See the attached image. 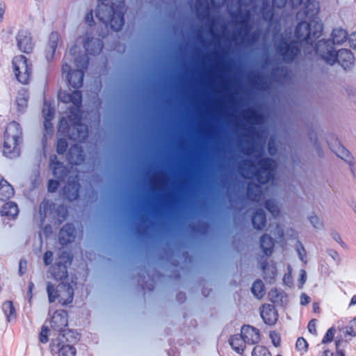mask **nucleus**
I'll list each match as a JSON object with an SVG mask.
<instances>
[{
  "instance_id": "obj_1",
  "label": "nucleus",
  "mask_w": 356,
  "mask_h": 356,
  "mask_svg": "<svg viewBox=\"0 0 356 356\" xmlns=\"http://www.w3.org/2000/svg\"><path fill=\"white\" fill-rule=\"evenodd\" d=\"M273 3L277 8H282L286 3L292 8H301L296 15L297 19L300 21L295 31L296 40L289 43L283 40L276 44V50L284 62L293 60L300 47L305 48V51L311 54L309 49L311 47L315 54L330 65L338 63L346 70L353 65L355 58L348 49H342L336 53L334 47L326 40H319L314 46V40L321 35L323 31V24L318 17L320 9L318 2L314 0H273Z\"/></svg>"
},
{
  "instance_id": "obj_2",
  "label": "nucleus",
  "mask_w": 356,
  "mask_h": 356,
  "mask_svg": "<svg viewBox=\"0 0 356 356\" xmlns=\"http://www.w3.org/2000/svg\"><path fill=\"white\" fill-rule=\"evenodd\" d=\"M80 46L88 54L96 55L101 52L103 43L99 38H94L91 33L86 32L79 35L76 44L70 48L69 54L65 56L62 72L66 74L68 83L75 89L83 86L84 70L88 65V58L86 54L81 53Z\"/></svg>"
},
{
  "instance_id": "obj_3",
  "label": "nucleus",
  "mask_w": 356,
  "mask_h": 356,
  "mask_svg": "<svg viewBox=\"0 0 356 356\" xmlns=\"http://www.w3.org/2000/svg\"><path fill=\"white\" fill-rule=\"evenodd\" d=\"M59 99L65 104L72 103L73 107H69V115L67 116L70 124L67 120L63 118L60 120L58 131L65 134H67L69 138L73 140L83 142L88 137V127L81 123V113L80 107L81 106L82 96L79 90H75L72 92L67 91H60L58 92Z\"/></svg>"
},
{
  "instance_id": "obj_4",
  "label": "nucleus",
  "mask_w": 356,
  "mask_h": 356,
  "mask_svg": "<svg viewBox=\"0 0 356 356\" xmlns=\"http://www.w3.org/2000/svg\"><path fill=\"white\" fill-rule=\"evenodd\" d=\"M124 3L120 0L115 4L113 0H98L96 17L107 29L118 31L124 24Z\"/></svg>"
},
{
  "instance_id": "obj_5",
  "label": "nucleus",
  "mask_w": 356,
  "mask_h": 356,
  "mask_svg": "<svg viewBox=\"0 0 356 356\" xmlns=\"http://www.w3.org/2000/svg\"><path fill=\"white\" fill-rule=\"evenodd\" d=\"M276 168L277 163L270 159H261L256 165L252 161L247 160L239 166L243 177L256 179L261 184L273 182Z\"/></svg>"
},
{
  "instance_id": "obj_6",
  "label": "nucleus",
  "mask_w": 356,
  "mask_h": 356,
  "mask_svg": "<svg viewBox=\"0 0 356 356\" xmlns=\"http://www.w3.org/2000/svg\"><path fill=\"white\" fill-rule=\"evenodd\" d=\"M22 140V131L19 123L10 122L6 127L3 135L2 152L9 159H15L20 154V144Z\"/></svg>"
},
{
  "instance_id": "obj_7",
  "label": "nucleus",
  "mask_w": 356,
  "mask_h": 356,
  "mask_svg": "<svg viewBox=\"0 0 356 356\" xmlns=\"http://www.w3.org/2000/svg\"><path fill=\"white\" fill-rule=\"evenodd\" d=\"M47 290L50 302L58 300L61 305H65L72 302L74 291L69 284L60 283L54 288L53 284L48 282Z\"/></svg>"
},
{
  "instance_id": "obj_8",
  "label": "nucleus",
  "mask_w": 356,
  "mask_h": 356,
  "mask_svg": "<svg viewBox=\"0 0 356 356\" xmlns=\"http://www.w3.org/2000/svg\"><path fill=\"white\" fill-rule=\"evenodd\" d=\"M12 63L17 80L23 84H27L31 74V64L29 63L27 58L23 55L16 56Z\"/></svg>"
},
{
  "instance_id": "obj_9",
  "label": "nucleus",
  "mask_w": 356,
  "mask_h": 356,
  "mask_svg": "<svg viewBox=\"0 0 356 356\" xmlns=\"http://www.w3.org/2000/svg\"><path fill=\"white\" fill-rule=\"evenodd\" d=\"M65 338L64 333H59L58 337L51 343V351L58 352V356H76V348L70 345H65Z\"/></svg>"
},
{
  "instance_id": "obj_10",
  "label": "nucleus",
  "mask_w": 356,
  "mask_h": 356,
  "mask_svg": "<svg viewBox=\"0 0 356 356\" xmlns=\"http://www.w3.org/2000/svg\"><path fill=\"white\" fill-rule=\"evenodd\" d=\"M18 49L26 54H29L33 49V42L30 33L27 31H19L16 36Z\"/></svg>"
},
{
  "instance_id": "obj_11",
  "label": "nucleus",
  "mask_w": 356,
  "mask_h": 356,
  "mask_svg": "<svg viewBox=\"0 0 356 356\" xmlns=\"http://www.w3.org/2000/svg\"><path fill=\"white\" fill-rule=\"evenodd\" d=\"M331 150L339 158L344 160L351 167L355 165L354 159L350 155L348 149H346L343 145H341L338 140H334V144L329 143Z\"/></svg>"
},
{
  "instance_id": "obj_12",
  "label": "nucleus",
  "mask_w": 356,
  "mask_h": 356,
  "mask_svg": "<svg viewBox=\"0 0 356 356\" xmlns=\"http://www.w3.org/2000/svg\"><path fill=\"white\" fill-rule=\"evenodd\" d=\"M241 335L245 343L254 344L260 340V333L259 330L250 325H244L241 327Z\"/></svg>"
},
{
  "instance_id": "obj_13",
  "label": "nucleus",
  "mask_w": 356,
  "mask_h": 356,
  "mask_svg": "<svg viewBox=\"0 0 356 356\" xmlns=\"http://www.w3.org/2000/svg\"><path fill=\"white\" fill-rule=\"evenodd\" d=\"M260 314L264 322L270 325L275 324L277 320V314L274 306L269 304L262 306Z\"/></svg>"
},
{
  "instance_id": "obj_14",
  "label": "nucleus",
  "mask_w": 356,
  "mask_h": 356,
  "mask_svg": "<svg viewBox=\"0 0 356 356\" xmlns=\"http://www.w3.org/2000/svg\"><path fill=\"white\" fill-rule=\"evenodd\" d=\"M51 326L54 330L62 332L67 325V314L63 310L56 311L52 316Z\"/></svg>"
},
{
  "instance_id": "obj_15",
  "label": "nucleus",
  "mask_w": 356,
  "mask_h": 356,
  "mask_svg": "<svg viewBox=\"0 0 356 356\" xmlns=\"http://www.w3.org/2000/svg\"><path fill=\"white\" fill-rule=\"evenodd\" d=\"M75 238V229L72 224L67 223L62 227L59 233V242L65 245L74 241Z\"/></svg>"
},
{
  "instance_id": "obj_16",
  "label": "nucleus",
  "mask_w": 356,
  "mask_h": 356,
  "mask_svg": "<svg viewBox=\"0 0 356 356\" xmlns=\"http://www.w3.org/2000/svg\"><path fill=\"white\" fill-rule=\"evenodd\" d=\"M55 108L51 103L44 102L42 108V115L44 119V127L48 134L52 131V124L51 121L54 118Z\"/></svg>"
},
{
  "instance_id": "obj_17",
  "label": "nucleus",
  "mask_w": 356,
  "mask_h": 356,
  "mask_svg": "<svg viewBox=\"0 0 356 356\" xmlns=\"http://www.w3.org/2000/svg\"><path fill=\"white\" fill-rule=\"evenodd\" d=\"M78 181V176H76L73 180L68 182L63 188V193L65 197L70 201L76 200L79 197L80 184Z\"/></svg>"
},
{
  "instance_id": "obj_18",
  "label": "nucleus",
  "mask_w": 356,
  "mask_h": 356,
  "mask_svg": "<svg viewBox=\"0 0 356 356\" xmlns=\"http://www.w3.org/2000/svg\"><path fill=\"white\" fill-rule=\"evenodd\" d=\"M49 167L53 172L55 177L62 180L67 177V171L63 164L57 161L56 156H54L50 159Z\"/></svg>"
},
{
  "instance_id": "obj_19",
  "label": "nucleus",
  "mask_w": 356,
  "mask_h": 356,
  "mask_svg": "<svg viewBox=\"0 0 356 356\" xmlns=\"http://www.w3.org/2000/svg\"><path fill=\"white\" fill-rule=\"evenodd\" d=\"M67 160L72 165H80L84 160V156L81 147L76 144L72 146L67 154Z\"/></svg>"
},
{
  "instance_id": "obj_20",
  "label": "nucleus",
  "mask_w": 356,
  "mask_h": 356,
  "mask_svg": "<svg viewBox=\"0 0 356 356\" xmlns=\"http://www.w3.org/2000/svg\"><path fill=\"white\" fill-rule=\"evenodd\" d=\"M59 40L60 35L57 32H52L50 34L49 42L45 50L46 58L48 60L53 58Z\"/></svg>"
},
{
  "instance_id": "obj_21",
  "label": "nucleus",
  "mask_w": 356,
  "mask_h": 356,
  "mask_svg": "<svg viewBox=\"0 0 356 356\" xmlns=\"http://www.w3.org/2000/svg\"><path fill=\"white\" fill-rule=\"evenodd\" d=\"M0 213L2 216L14 219L19 213L18 207L15 202H8L1 207Z\"/></svg>"
},
{
  "instance_id": "obj_22",
  "label": "nucleus",
  "mask_w": 356,
  "mask_h": 356,
  "mask_svg": "<svg viewBox=\"0 0 356 356\" xmlns=\"http://www.w3.org/2000/svg\"><path fill=\"white\" fill-rule=\"evenodd\" d=\"M14 188L6 179H1L0 181V200L5 201L9 200L14 195Z\"/></svg>"
},
{
  "instance_id": "obj_23",
  "label": "nucleus",
  "mask_w": 356,
  "mask_h": 356,
  "mask_svg": "<svg viewBox=\"0 0 356 356\" xmlns=\"http://www.w3.org/2000/svg\"><path fill=\"white\" fill-rule=\"evenodd\" d=\"M247 195L251 200L259 202L263 197L264 193L260 185L249 184L247 190Z\"/></svg>"
},
{
  "instance_id": "obj_24",
  "label": "nucleus",
  "mask_w": 356,
  "mask_h": 356,
  "mask_svg": "<svg viewBox=\"0 0 356 356\" xmlns=\"http://www.w3.org/2000/svg\"><path fill=\"white\" fill-rule=\"evenodd\" d=\"M29 101V93L27 90L22 88L18 91L15 104L17 107V110L20 112H23L26 110L28 106Z\"/></svg>"
},
{
  "instance_id": "obj_25",
  "label": "nucleus",
  "mask_w": 356,
  "mask_h": 356,
  "mask_svg": "<svg viewBox=\"0 0 356 356\" xmlns=\"http://www.w3.org/2000/svg\"><path fill=\"white\" fill-rule=\"evenodd\" d=\"M260 248L266 256L272 254L274 248V241L268 234H264L260 239Z\"/></svg>"
},
{
  "instance_id": "obj_26",
  "label": "nucleus",
  "mask_w": 356,
  "mask_h": 356,
  "mask_svg": "<svg viewBox=\"0 0 356 356\" xmlns=\"http://www.w3.org/2000/svg\"><path fill=\"white\" fill-rule=\"evenodd\" d=\"M332 42H331L330 40V43L333 47V44H341L343 42H345L348 37V33L345 29H341V28H336L334 29L331 33Z\"/></svg>"
},
{
  "instance_id": "obj_27",
  "label": "nucleus",
  "mask_w": 356,
  "mask_h": 356,
  "mask_svg": "<svg viewBox=\"0 0 356 356\" xmlns=\"http://www.w3.org/2000/svg\"><path fill=\"white\" fill-rule=\"evenodd\" d=\"M1 309L8 322H10L15 319L17 313L12 301L6 300L3 302Z\"/></svg>"
},
{
  "instance_id": "obj_28",
  "label": "nucleus",
  "mask_w": 356,
  "mask_h": 356,
  "mask_svg": "<svg viewBox=\"0 0 356 356\" xmlns=\"http://www.w3.org/2000/svg\"><path fill=\"white\" fill-rule=\"evenodd\" d=\"M232 348L238 353H242L244 350L245 341L241 334L234 335L229 340Z\"/></svg>"
},
{
  "instance_id": "obj_29",
  "label": "nucleus",
  "mask_w": 356,
  "mask_h": 356,
  "mask_svg": "<svg viewBox=\"0 0 356 356\" xmlns=\"http://www.w3.org/2000/svg\"><path fill=\"white\" fill-rule=\"evenodd\" d=\"M51 273L56 280H61L67 276V266L60 263L56 264L51 268Z\"/></svg>"
},
{
  "instance_id": "obj_30",
  "label": "nucleus",
  "mask_w": 356,
  "mask_h": 356,
  "mask_svg": "<svg viewBox=\"0 0 356 356\" xmlns=\"http://www.w3.org/2000/svg\"><path fill=\"white\" fill-rule=\"evenodd\" d=\"M266 223V215L264 211L260 209L257 210L252 216V225L257 229H262Z\"/></svg>"
},
{
  "instance_id": "obj_31",
  "label": "nucleus",
  "mask_w": 356,
  "mask_h": 356,
  "mask_svg": "<svg viewBox=\"0 0 356 356\" xmlns=\"http://www.w3.org/2000/svg\"><path fill=\"white\" fill-rule=\"evenodd\" d=\"M252 292L258 299H261L264 297L265 291L264 285L262 281L258 280L253 283L252 286Z\"/></svg>"
},
{
  "instance_id": "obj_32",
  "label": "nucleus",
  "mask_w": 356,
  "mask_h": 356,
  "mask_svg": "<svg viewBox=\"0 0 356 356\" xmlns=\"http://www.w3.org/2000/svg\"><path fill=\"white\" fill-rule=\"evenodd\" d=\"M52 207H54V204L50 202L49 200H44L40 206V217L44 219L47 217V216L49 213H52Z\"/></svg>"
},
{
  "instance_id": "obj_33",
  "label": "nucleus",
  "mask_w": 356,
  "mask_h": 356,
  "mask_svg": "<svg viewBox=\"0 0 356 356\" xmlns=\"http://www.w3.org/2000/svg\"><path fill=\"white\" fill-rule=\"evenodd\" d=\"M266 208L274 218L279 216L280 211L277 204L273 200H268L266 202Z\"/></svg>"
},
{
  "instance_id": "obj_34",
  "label": "nucleus",
  "mask_w": 356,
  "mask_h": 356,
  "mask_svg": "<svg viewBox=\"0 0 356 356\" xmlns=\"http://www.w3.org/2000/svg\"><path fill=\"white\" fill-rule=\"evenodd\" d=\"M261 268L265 275V277H267L268 274L270 279L274 278L276 275V269L273 266H269L266 263L264 262L261 264Z\"/></svg>"
},
{
  "instance_id": "obj_35",
  "label": "nucleus",
  "mask_w": 356,
  "mask_h": 356,
  "mask_svg": "<svg viewBox=\"0 0 356 356\" xmlns=\"http://www.w3.org/2000/svg\"><path fill=\"white\" fill-rule=\"evenodd\" d=\"M296 252L298 253V257L304 263H307V253L306 250L302 244V243L300 241H297L296 247Z\"/></svg>"
},
{
  "instance_id": "obj_36",
  "label": "nucleus",
  "mask_w": 356,
  "mask_h": 356,
  "mask_svg": "<svg viewBox=\"0 0 356 356\" xmlns=\"http://www.w3.org/2000/svg\"><path fill=\"white\" fill-rule=\"evenodd\" d=\"M252 356H271L267 348L261 346H255L252 350Z\"/></svg>"
},
{
  "instance_id": "obj_37",
  "label": "nucleus",
  "mask_w": 356,
  "mask_h": 356,
  "mask_svg": "<svg viewBox=\"0 0 356 356\" xmlns=\"http://www.w3.org/2000/svg\"><path fill=\"white\" fill-rule=\"evenodd\" d=\"M308 219L314 228L321 229L323 227L322 221L315 214L309 215Z\"/></svg>"
},
{
  "instance_id": "obj_38",
  "label": "nucleus",
  "mask_w": 356,
  "mask_h": 356,
  "mask_svg": "<svg viewBox=\"0 0 356 356\" xmlns=\"http://www.w3.org/2000/svg\"><path fill=\"white\" fill-rule=\"evenodd\" d=\"M58 220L60 222H62L67 216V209L63 207L60 206L58 207V209L56 211Z\"/></svg>"
},
{
  "instance_id": "obj_39",
  "label": "nucleus",
  "mask_w": 356,
  "mask_h": 356,
  "mask_svg": "<svg viewBox=\"0 0 356 356\" xmlns=\"http://www.w3.org/2000/svg\"><path fill=\"white\" fill-rule=\"evenodd\" d=\"M334 334L335 330L334 327H330V329H328L323 338L322 343H327L331 342L334 339Z\"/></svg>"
},
{
  "instance_id": "obj_40",
  "label": "nucleus",
  "mask_w": 356,
  "mask_h": 356,
  "mask_svg": "<svg viewBox=\"0 0 356 356\" xmlns=\"http://www.w3.org/2000/svg\"><path fill=\"white\" fill-rule=\"evenodd\" d=\"M67 148V143L65 139L60 138L57 143V152L58 154H63Z\"/></svg>"
},
{
  "instance_id": "obj_41",
  "label": "nucleus",
  "mask_w": 356,
  "mask_h": 356,
  "mask_svg": "<svg viewBox=\"0 0 356 356\" xmlns=\"http://www.w3.org/2000/svg\"><path fill=\"white\" fill-rule=\"evenodd\" d=\"M307 343L304 338L300 337L297 339L296 347L299 351H306L307 349Z\"/></svg>"
},
{
  "instance_id": "obj_42",
  "label": "nucleus",
  "mask_w": 356,
  "mask_h": 356,
  "mask_svg": "<svg viewBox=\"0 0 356 356\" xmlns=\"http://www.w3.org/2000/svg\"><path fill=\"white\" fill-rule=\"evenodd\" d=\"M40 341L42 343H47L49 340V330L47 327L43 326L40 333Z\"/></svg>"
},
{
  "instance_id": "obj_43",
  "label": "nucleus",
  "mask_w": 356,
  "mask_h": 356,
  "mask_svg": "<svg viewBox=\"0 0 356 356\" xmlns=\"http://www.w3.org/2000/svg\"><path fill=\"white\" fill-rule=\"evenodd\" d=\"M346 333L351 336H356V318L350 321L346 328Z\"/></svg>"
},
{
  "instance_id": "obj_44",
  "label": "nucleus",
  "mask_w": 356,
  "mask_h": 356,
  "mask_svg": "<svg viewBox=\"0 0 356 356\" xmlns=\"http://www.w3.org/2000/svg\"><path fill=\"white\" fill-rule=\"evenodd\" d=\"M262 15H263V18L266 21L270 22L272 20L273 15L272 9L271 8L268 9L267 7L264 6L263 9H262Z\"/></svg>"
},
{
  "instance_id": "obj_45",
  "label": "nucleus",
  "mask_w": 356,
  "mask_h": 356,
  "mask_svg": "<svg viewBox=\"0 0 356 356\" xmlns=\"http://www.w3.org/2000/svg\"><path fill=\"white\" fill-rule=\"evenodd\" d=\"M270 338L273 344L275 347H278L280 345V337L276 332H271L270 333Z\"/></svg>"
},
{
  "instance_id": "obj_46",
  "label": "nucleus",
  "mask_w": 356,
  "mask_h": 356,
  "mask_svg": "<svg viewBox=\"0 0 356 356\" xmlns=\"http://www.w3.org/2000/svg\"><path fill=\"white\" fill-rule=\"evenodd\" d=\"M299 276H300V278L298 280V282H299L298 288L302 289L303 287L304 284L305 283V282L307 280L306 271L303 269H301L299 272Z\"/></svg>"
},
{
  "instance_id": "obj_47",
  "label": "nucleus",
  "mask_w": 356,
  "mask_h": 356,
  "mask_svg": "<svg viewBox=\"0 0 356 356\" xmlns=\"http://www.w3.org/2000/svg\"><path fill=\"white\" fill-rule=\"evenodd\" d=\"M43 261L45 266L50 265L53 261V252L47 251L43 256Z\"/></svg>"
},
{
  "instance_id": "obj_48",
  "label": "nucleus",
  "mask_w": 356,
  "mask_h": 356,
  "mask_svg": "<svg viewBox=\"0 0 356 356\" xmlns=\"http://www.w3.org/2000/svg\"><path fill=\"white\" fill-rule=\"evenodd\" d=\"M27 261L24 259H21L19 263V274L22 276L26 271Z\"/></svg>"
},
{
  "instance_id": "obj_49",
  "label": "nucleus",
  "mask_w": 356,
  "mask_h": 356,
  "mask_svg": "<svg viewBox=\"0 0 356 356\" xmlns=\"http://www.w3.org/2000/svg\"><path fill=\"white\" fill-rule=\"evenodd\" d=\"M86 23L89 26H92L95 24L93 13L92 10L88 12L85 17Z\"/></svg>"
},
{
  "instance_id": "obj_50",
  "label": "nucleus",
  "mask_w": 356,
  "mask_h": 356,
  "mask_svg": "<svg viewBox=\"0 0 356 356\" xmlns=\"http://www.w3.org/2000/svg\"><path fill=\"white\" fill-rule=\"evenodd\" d=\"M348 42L350 47L356 50V31L349 35Z\"/></svg>"
},
{
  "instance_id": "obj_51",
  "label": "nucleus",
  "mask_w": 356,
  "mask_h": 356,
  "mask_svg": "<svg viewBox=\"0 0 356 356\" xmlns=\"http://www.w3.org/2000/svg\"><path fill=\"white\" fill-rule=\"evenodd\" d=\"M58 181H56V180H49V183H48V190L50 192H54L58 186Z\"/></svg>"
},
{
  "instance_id": "obj_52",
  "label": "nucleus",
  "mask_w": 356,
  "mask_h": 356,
  "mask_svg": "<svg viewBox=\"0 0 356 356\" xmlns=\"http://www.w3.org/2000/svg\"><path fill=\"white\" fill-rule=\"evenodd\" d=\"M286 236L289 239H297L298 232L293 229H289L286 231Z\"/></svg>"
},
{
  "instance_id": "obj_53",
  "label": "nucleus",
  "mask_w": 356,
  "mask_h": 356,
  "mask_svg": "<svg viewBox=\"0 0 356 356\" xmlns=\"http://www.w3.org/2000/svg\"><path fill=\"white\" fill-rule=\"evenodd\" d=\"M6 10V5L4 2H0V24L3 22Z\"/></svg>"
},
{
  "instance_id": "obj_54",
  "label": "nucleus",
  "mask_w": 356,
  "mask_h": 356,
  "mask_svg": "<svg viewBox=\"0 0 356 356\" xmlns=\"http://www.w3.org/2000/svg\"><path fill=\"white\" fill-rule=\"evenodd\" d=\"M332 238L337 243H339L341 246H344L345 243L342 241L341 236L337 232H332L331 234Z\"/></svg>"
},
{
  "instance_id": "obj_55",
  "label": "nucleus",
  "mask_w": 356,
  "mask_h": 356,
  "mask_svg": "<svg viewBox=\"0 0 356 356\" xmlns=\"http://www.w3.org/2000/svg\"><path fill=\"white\" fill-rule=\"evenodd\" d=\"M310 301V298L305 293H302L300 296V304L302 305H307Z\"/></svg>"
},
{
  "instance_id": "obj_56",
  "label": "nucleus",
  "mask_w": 356,
  "mask_h": 356,
  "mask_svg": "<svg viewBox=\"0 0 356 356\" xmlns=\"http://www.w3.org/2000/svg\"><path fill=\"white\" fill-rule=\"evenodd\" d=\"M316 321L315 320H312L309 321V324H308V330L309 331V332L311 333H314L316 332Z\"/></svg>"
},
{
  "instance_id": "obj_57",
  "label": "nucleus",
  "mask_w": 356,
  "mask_h": 356,
  "mask_svg": "<svg viewBox=\"0 0 356 356\" xmlns=\"http://www.w3.org/2000/svg\"><path fill=\"white\" fill-rule=\"evenodd\" d=\"M268 152L271 155H273L275 152V143L273 141L268 142Z\"/></svg>"
},
{
  "instance_id": "obj_58",
  "label": "nucleus",
  "mask_w": 356,
  "mask_h": 356,
  "mask_svg": "<svg viewBox=\"0 0 356 356\" xmlns=\"http://www.w3.org/2000/svg\"><path fill=\"white\" fill-rule=\"evenodd\" d=\"M339 341H336L337 352L334 356H346L343 350L339 348Z\"/></svg>"
},
{
  "instance_id": "obj_59",
  "label": "nucleus",
  "mask_w": 356,
  "mask_h": 356,
  "mask_svg": "<svg viewBox=\"0 0 356 356\" xmlns=\"http://www.w3.org/2000/svg\"><path fill=\"white\" fill-rule=\"evenodd\" d=\"M328 254L334 260H337L339 259V254L334 250H329Z\"/></svg>"
},
{
  "instance_id": "obj_60",
  "label": "nucleus",
  "mask_w": 356,
  "mask_h": 356,
  "mask_svg": "<svg viewBox=\"0 0 356 356\" xmlns=\"http://www.w3.org/2000/svg\"><path fill=\"white\" fill-rule=\"evenodd\" d=\"M276 231L277 233V234L275 233V236L277 235L278 238H282L284 236V233H283V231L280 229V227L278 225H276Z\"/></svg>"
},
{
  "instance_id": "obj_61",
  "label": "nucleus",
  "mask_w": 356,
  "mask_h": 356,
  "mask_svg": "<svg viewBox=\"0 0 356 356\" xmlns=\"http://www.w3.org/2000/svg\"><path fill=\"white\" fill-rule=\"evenodd\" d=\"M318 356H333V353L329 350H325Z\"/></svg>"
},
{
  "instance_id": "obj_62",
  "label": "nucleus",
  "mask_w": 356,
  "mask_h": 356,
  "mask_svg": "<svg viewBox=\"0 0 356 356\" xmlns=\"http://www.w3.org/2000/svg\"><path fill=\"white\" fill-rule=\"evenodd\" d=\"M356 305V296H353L350 300L348 307L355 306Z\"/></svg>"
},
{
  "instance_id": "obj_63",
  "label": "nucleus",
  "mask_w": 356,
  "mask_h": 356,
  "mask_svg": "<svg viewBox=\"0 0 356 356\" xmlns=\"http://www.w3.org/2000/svg\"><path fill=\"white\" fill-rule=\"evenodd\" d=\"M27 297L29 298V301L31 302L33 298V291H29L27 292Z\"/></svg>"
},
{
  "instance_id": "obj_64",
  "label": "nucleus",
  "mask_w": 356,
  "mask_h": 356,
  "mask_svg": "<svg viewBox=\"0 0 356 356\" xmlns=\"http://www.w3.org/2000/svg\"><path fill=\"white\" fill-rule=\"evenodd\" d=\"M313 309H314V311L315 312H317V311L319 309V305H318V303L314 302V303L313 304Z\"/></svg>"
}]
</instances>
